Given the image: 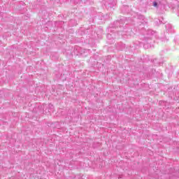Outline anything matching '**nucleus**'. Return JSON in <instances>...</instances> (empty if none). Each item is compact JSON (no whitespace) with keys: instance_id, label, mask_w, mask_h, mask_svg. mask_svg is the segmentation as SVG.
<instances>
[{"instance_id":"obj_1","label":"nucleus","mask_w":179,"mask_h":179,"mask_svg":"<svg viewBox=\"0 0 179 179\" xmlns=\"http://www.w3.org/2000/svg\"><path fill=\"white\" fill-rule=\"evenodd\" d=\"M153 5H154V6H157V2H154Z\"/></svg>"}]
</instances>
